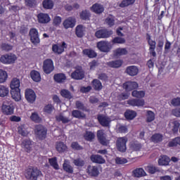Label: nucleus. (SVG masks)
<instances>
[{
    "mask_svg": "<svg viewBox=\"0 0 180 180\" xmlns=\"http://www.w3.org/2000/svg\"><path fill=\"white\" fill-rule=\"evenodd\" d=\"M115 164H118L119 165H122L123 164H127V159L124 158L117 157L115 158Z\"/></svg>",
    "mask_w": 180,
    "mask_h": 180,
    "instance_id": "obj_60",
    "label": "nucleus"
},
{
    "mask_svg": "<svg viewBox=\"0 0 180 180\" xmlns=\"http://www.w3.org/2000/svg\"><path fill=\"white\" fill-rule=\"evenodd\" d=\"M22 147L29 153L32 150V142L29 139H25L22 142Z\"/></svg>",
    "mask_w": 180,
    "mask_h": 180,
    "instance_id": "obj_36",
    "label": "nucleus"
},
{
    "mask_svg": "<svg viewBox=\"0 0 180 180\" xmlns=\"http://www.w3.org/2000/svg\"><path fill=\"white\" fill-rule=\"evenodd\" d=\"M64 49H67V44L65 41L62 42L61 45H53L52 46V51L56 54H61L64 53Z\"/></svg>",
    "mask_w": 180,
    "mask_h": 180,
    "instance_id": "obj_13",
    "label": "nucleus"
},
{
    "mask_svg": "<svg viewBox=\"0 0 180 180\" xmlns=\"http://www.w3.org/2000/svg\"><path fill=\"white\" fill-rule=\"evenodd\" d=\"M31 120L32 122H34L35 123H40L41 122V118L39 117V115L36 112H33L32 115L30 116Z\"/></svg>",
    "mask_w": 180,
    "mask_h": 180,
    "instance_id": "obj_58",
    "label": "nucleus"
},
{
    "mask_svg": "<svg viewBox=\"0 0 180 180\" xmlns=\"http://www.w3.org/2000/svg\"><path fill=\"white\" fill-rule=\"evenodd\" d=\"M127 50L125 48H118L113 51L114 57H120V56H126Z\"/></svg>",
    "mask_w": 180,
    "mask_h": 180,
    "instance_id": "obj_27",
    "label": "nucleus"
},
{
    "mask_svg": "<svg viewBox=\"0 0 180 180\" xmlns=\"http://www.w3.org/2000/svg\"><path fill=\"white\" fill-rule=\"evenodd\" d=\"M122 64H123V60H116L108 62L106 63V65H108V67H110V68H120Z\"/></svg>",
    "mask_w": 180,
    "mask_h": 180,
    "instance_id": "obj_22",
    "label": "nucleus"
},
{
    "mask_svg": "<svg viewBox=\"0 0 180 180\" xmlns=\"http://www.w3.org/2000/svg\"><path fill=\"white\" fill-rule=\"evenodd\" d=\"M123 86L124 89L127 92H130V91H133V89L139 88V84L136 82H127L123 84Z\"/></svg>",
    "mask_w": 180,
    "mask_h": 180,
    "instance_id": "obj_14",
    "label": "nucleus"
},
{
    "mask_svg": "<svg viewBox=\"0 0 180 180\" xmlns=\"http://www.w3.org/2000/svg\"><path fill=\"white\" fill-rule=\"evenodd\" d=\"M63 169L66 172H68V174H72V172H74V168H72V166L68 164V161L67 160H65L63 163Z\"/></svg>",
    "mask_w": 180,
    "mask_h": 180,
    "instance_id": "obj_46",
    "label": "nucleus"
},
{
    "mask_svg": "<svg viewBox=\"0 0 180 180\" xmlns=\"http://www.w3.org/2000/svg\"><path fill=\"white\" fill-rule=\"evenodd\" d=\"M126 143H127V137H119L116 141V147L118 151L120 153H126L127 148L126 147Z\"/></svg>",
    "mask_w": 180,
    "mask_h": 180,
    "instance_id": "obj_2",
    "label": "nucleus"
},
{
    "mask_svg": "<svg viewBox=\"0 0 180 180\" xmlns=\"http://www.w3.org/2000/svg\"><path fill=\"white\" fill-rule=\"evenodd\" d=\"M56 148L58 153H64V151L67 150V146L63 142H58L56 143Z\"/></svg>",
    "mask_w": 180,
    "mask_h": 180,
    "instance_id": "obj_44",
    "label": "nucleus"
},
{
    "mask_svg": "<svg viewBox=\"0 0 180 180\" xmlns=\"http://www.w3.org/2000/svg\"><path fill=\"white\" fill-rule=\"evenodd\" d=\"M30 36L31 42L33 44H39L40 43V38H39V32L35 28H32L30 30Z\"/></svg>",
    "mask_w": 180,
    "mask_h": 180,
    "instance_id": "obj_8",
    "label": "nucleus"
},
{
    "mask_svg": "<svg viewBox=\"0 0 180 180\" xmlns=\"http://www.w3.org/2000/svg\"><path fill=\"white\" fill-rule=\"evenodd\" d=\"M136 116H137V113L135 111H133L131 110H127L124 112V117L128 120H133V119H134V117H136Z\"/></svg>",
    "mask_w": 180,
    "mask_h": 180,
    "instance_id": "obj_34",
    "label": "nucleus"
},
{
    "mask_svg": "<svg viewBox=\"0 0 180 180\" xmlns=\"http://www.w3.org/2000/svg\"><path fill=\"white\" fill-rule=\"evenodd\" d=\"M75 18L70 17L63 22V26L65 29H70V27L72 28L75 26Z\"/></svg>",
    "mask_w": 180,
    "mask_h": 180,
    "instance_id": "obj_21",
    "label": "nucleus"
},
{
    "mask_svg": "<svg viewBox=\"0 0 180 180\" xmlns=\"http://www.w3.org/2000/svg\"><path fill=\"white\" fill-rule=\"evenodd\" d=\"M72 162L76 167H84L85 165V160L79 158L74 159Z\"/></svg>",
    "mask_w": 180,
    "mask_h": 180,
    "instance_id": "obj_50",
    "label": "nucleus"
},
{
    "mask_svg": "<svg viewBox=\"0 0 180 180\" xmlns=\"http://www.w3.org/2000/svg\"><path fill=\"white\" fill-rule=\"evenodd\" d=\"M18 58L13 53L5 54L1 56L0 61L3 64H13Z\"/></svg>",
    "mask_w": 180,
    "mask_h": 180,
    "instance_id": "obj_4",
    "label": "nucleus"
},
{
    "mask_svg": "<svg viewBox=\"0 0 180 180\" xmlns=\"http://www.w3.org/2000/svg\"><path fill=\"white\" fill-rule=\"evenodd\" d=\"M152 141L153 143H160V141H162V135L160 134H155L151 137Z\"/></svg>",
    "mask_w": 180,
    "mask_h": 180,
    "instance_id": "obj_54",
    "label": "nucleus"
},
{
    "mask_svg": "<svg viewBox=\"0 0 180 180\" xmlns=\"http://www.w3.org/2000/svg\"><path fill=\"white\" fill-rule=\"evenodd\" d=\"M34 134L39 140H44L47 137V129L41 124H38L35 127Z\"/></svg>",
    "mask_w": 180,
    "mask_h": 180,
    "instance_id": "obj_1",
    "label": "nucleus"
},
{
    "mask_svg": "<svg viewBox=\"0 0 180 180\" xmlns=\"http://www.w3.org/2000/svg\"><path fill=\"white\" fill-rule=\"evenodd\" d=\"M80 19L82 20H89L91 18V12L88 10H84L79 13Z\"/></svg>",
    "mask_w": 180,
    "mask_h": 180,
    "instance_id": "obj_37",
    "label": "nucleus"
},
{
    "mask_svg": "<svg viewBox=\"0 0 180 180\" xmlns=\"http://www.w3.org/2000/svg\"><path fill=\"white\" fill-rule=\"evenodd\" d=\"M148 43L150 46L149 51L150 54L153 56V57H155L157 56V53H155V46L157 42H155V41H149Z\"/></svg>",
    "mask_w": 180,
    "mask_h": 180,
    "instance_id": "obj_33",
    "label": "nucleus"
},
{
    "mask_svg": "<svg viewBox=\"0 0 180 180\" xmlns=\"http://www.w3.org/2000/svg\"><path fill=\"white\" fill-rule=\"evenodd\" d=\"M169 158L167 155H163L162 156L159 160H158V164L159 165H168L169 164Z\"/></svg>",
    "mask_w": 180,
    "mask_h": 180,
    "instance_id": "obj_45",
    "label": "nucleus"
},
{
    "mask_svg": "<svg viewBox=\"0 0 180 180\" xmlns=\"http://www.w3.org/2000/svg\"><path fill=\"white\" fill-rule=\"evenodd\" d=\"M25 99L30 103H33V102L36 101V93H34V91L30 89H27L25 90Z\"/></svg>",
    "mask_w": 180,
    "mask_h": 180,
    "instance_id": "obj_10",
    "label": "nucleus"
},
{
    "mask_svg": "<svg viewBox=\"0 0 180 180\" xmlns=\"http://www.w3.org/2000/svg\"><path fill=\"white\" fill-rule=\"evenodd\" d=\"M60 95L63 98H66L67 99H71L72 98V95L71 94V92L67 89L61 90Z\"/></svg>",
    "mask_w": 180,
    "mask_h": 180,
    "instance_id": "obj_51",
    "label": "nucleus"
},
{
    "mask_svg": "<svg viewBox=\"0 0 180 180\" xmlns=\"http://www.w3.org/2000/svg\"><path fill=\"white\" fill-rule=\"evenodd\" d=\"M11 95L13 99L16 102L22 99V96H20V89H11Z\"/></svg>",
    "mask_w": 180,
    "mask_h": 180,
    "instance_id": "obj_20",
    "label": "nucleus"
},
{
    "mask_svg": "<svg viewBox=\"0 0 180 180\" xmlns=\"http://www.w3.org/2000/svg\"><path fill=\"white\" fill-rule=\"evenodd\" d=\"M97 119L103 127H110V118L103 115H98Z\"/></svg>",
    "mask_w": 180,
    "mask_h": 180,
    "instance_id": "obj_9",
    "label": "nucleus"
},
{
    "mask_svg": "<svg viewBox=\"0 0 180 180\" xmlns=\"http://www.w3.org/2000/svg\"><path fill=\"white\" fill-rule=\"evenodd\" d=\"M179 144L180 146V137H176L172 141L169 142L168 146L169 147H176Z\"/></svg>",
    "mask_w": 180,
    "mask_h": 180,
    "instance_id": "obj_53",
    "label": "nucleus"
},
{
    "mask_svg": "<svg viewBox=\"0 0 180 180\" xmlns=\"http://www.w3.org/2000/svg\"><path fill=\"white\" fill-rule=\"evenodd\" d=\"M91 161L95 164H105L106 160L101 155H91L90 157Z\"/></svg>",
    "mask_w": 180,
    "mask_h": 180,
    "instance_id": "obj_17",
    "label": "nucleus"
},
{
    "mask_svg": "<svg viewBox=\"0 0 180 180\" xmlns=\"http://www.w3.org/2000/svg\"><path fill=\"white\" fill-rule=\"evenodd\" d=\"M9 95V89L5 86H0V96L1 98H5Z\"/></svg>",
    "mask_w": 180,
    "mask_h": 180,
    "instance_id": "obj_43",
    "label": "nucleus"
},
{
    "mask_svg": "<svg viewBox=\"0 0 180 180\" xmlns=\"http://www.w3.org/2000/svg\"><path fill=\"white\" fill-rule=\"evenodd\" d=\"M33 174H34V180H43V174L41 172L37 169V167H32Z\"/></svg>",
    "mask_w": 180,
    "mask_h": 180,
    "instance_id": "obj_28",
    "label": "nucleus"
},
{
    "mask_svg": "<svg viewBox=\"0 0 180 180\" xmlns=\"http://www.w3.org/2000/svg\"><path fill=\"white\" fill-rule=\"evenodd\" d=\"M72 116L76 119H86V115L79 110H75L72 112Z\"/></svg>",
    "mask_w": 180,
    "mask_h": 180,
    "instance_id": "obj_26",
    "label": "nucleus"
},
{
    "mask_svg": "<svg viewBox=\"0 0 180 180\" xmlns=\"http://www.w3.org/2000/svg\"><path fill=\"white\" fill-rule=\"evenodd\" d=\"M25 176L28 180H34L33 167H30L25 170Z\"/></svg>",
    "mask_w": 180,
    "mask_h": 180,
    "instance_id": "obj_32",
    "label": "nucleus"
},
{
    "mask_svg": "<svg viewBox=\"0 0 180 180\" xmlns=\"http://www.w3.org/2000/svg\"><path fill=\"white\" fill-rule=\"evenodd\" d=\"M94 89L95 91H102V88H103V86H102V82L99 81L98 79H94L92 82Z\"/></svg>",
    "mask_w": 180,
    "mask_h": 180,
    "instance_id": "obj_31",
    "label": "nucleus"
},
{
    "mask_svg": "<svg viewBox=\"0 0 180 180\" xmlns=\"http://www.w3.org/2000/svg\"><path fill=\"white\" fill-rule=\"evenodd\" d=\"M85 27L82 25H77L75 29V34L78 37H84Z\"/></svg>",
    "mask_w": 180,
    "mask_h": 180,
    "instance_id": "obj_29",
    "label": "nucleus"
},
{
    "mask_svg": "<svg viewBox=\"0 0 180 180\" xmlns=\"http://www.w3.org/2000/svg\"><path fill=\"white\" fill-rule=\"evenodd\" d=\"M42 6L44 9H53L54 6V2L53 0H44Z\"/></svg>",
    "mask_w": 180,
    "mask_h": 180,
    "instance_id": "obj_38",
    "label": "nucleus"
},
{
    "mask_svg": "<svg viewBox=\"0 0 180 180\" xmlns=\"http://www.w3.org/2000/svg\"><path fill=\"white\" fill-rule=\"evenodd\" d=\"M97 48L102 53H109L112 50V45L108 41H101L97 43Z\"/></svg>",
    "mask_w": 180,
    "mask_h": 180,
    "instance_id": "obj_3",
    "label": "nucleus"
},
{
    "mask_svg": "<svg viewBox=\"0 0 180 180\" xmlns=\"http://www.w3.org/2000/svg\"><path fill=\"white\" fill-rule=\"evenodd\" d=\"M18 131L19 134H21V136H23L24 137H25L28 134V132L26 130V129H25L24 126L19 127L18 128Z\"/></svg>",
    "mask_w": 180,
    "mask_h": 180,
    "instance_id": "obj_61",
    "label": "nucleus"
},
{
    "mask_svg": "<svg viewBox=\"0 0 180 180\" xmlns=\"http://www.w3.org/2000/svg\"><path fill=\"white\" fill-rule=\"evenodd\" d=\"M84 77H85V75L82 69H77L71 74V77L73 79H82Z\"/></svg>",
    "mask_w": 180,
    "mask_h": 180,
    "instance_id": "obj_18",
    "label": "nucleus"
},
{
    "mask_svg": "<svg viewBox=\"0 0 180 180\" xmlns=\"http://www.w3.org/2000/svg\"><path fill=\"white\" fill-rule=\"evenodd\" d=\"M2 110L5 115H13V105H12V103L6 105V102H4Z\"/></svg>",
    "mask_w": 180,
    "mask_h": 180,
    "instance_id": "obj_19",
    "label": "nucleus"
},
{
    "mask_svg": "<svg viewBox=\"0 0 180 180\" xmlns=\"http://www.w3.org/2000/svg\"><path fill=\"white\" fill-rule=\"evenodd\" d=\"M8 78V74L6 72L0 70V84H3V82H5Z\"/></svg>",
    "mask_w": 180,
    "mask_h": 180,
    "instance_id": "obj_57",
    "label": "nucleus"
},
{
    "mask_svg": "<svg viewBox=\"0 0 180 180\" xmlns=\"http://www.w3.org/2000/svg\"><path fill=\"white\" fill-rule=\"evenodd\" d=\"M97 138L100 144L102 146H109L110 141L106 139V134H105V132H103V130H99L97 131Z\"/></svg>",
    "mask_w": 180,
    "mask_h": 180,
    "instance_id": "obj_7",
    "label": "nucleus"
},
{
    "mask_svg": "<svg viewBox=\"0 0 180 180\" xmlns=\"http://www.w3.org/2000/svg\"><path fill=\"white\" fill-rule=\"evenodd\" d=\"M129 96H130L129 94L122 93L120 95H118L117 98L118 101H125V99H129Z\"/></svg>",
    "mask_w": 180,
    "mask_h": 180,
    "instance_id": "obj_63",
    "label": "nucleus"
},
{
    "mask_svg": "<svg viewBox=\"0 0 180 180\" xmlns=\"http://www.w3.org/2000/svg\"><path fill=\"white\" fill-rule=\"evenodd\" d=\"M90 9L92 12H94V13H96L97 15H101V13H103V11H105V8L103 7V6L98 3L94 4L90 8Z\"/></svg>",
    "mask_w": 180,
    "mask_h": 180,
    "instance_id": "obj_15",
    "label": "nucleus"
},
{
    "mask_svg": "<svg viewBox=\"0 0 180 180\" xmlns=\"http://www.w3.org/2000/svg\"><path fill=\"white\" fill-rule=\"evenodd\" d=\"M134 2H136V0H122V1L120 4L119 6L120 8H126V6L133 5Z\"/></svg>",
    "mask_w": 180,
    "mask_h": 180,
    "instance_id": "obj_48",
    "label": "nucleus"
},
{
    "mask_svg": "<svg viewBox=\"0 0 180 180\" xmlns=\"http://www.w3.org/2000/svg\"><path fill=\"white\" fill-rule=\"evenodd\" d=\"M113 34V31L106 29L99 30L96 32L95 36L97 39H108Z\"/></svg>",
    "mask_w": 180,
    "mask_h": 180,
    "instance_id": "obj_6",
    "label": "nucleus"
},
{
    "mask_svg": "<svg viewBox=\"0 0 180 180\" xmlns=\"http://www.w3.org/2000/svg\"><path fill=\"white\" fill-rule=\"evenodd\" d=\"M127 104L130 106H143L145 105L144 99L132 98L127 101Z\"/></svg>",
    "mask_w": 180,
    "mask_h": 180,
    "instance_id": "obj_12",
    "label": "nucleus"
},
{
    "mask_svg": "<svg viewBox=\"0 0 180 180\" xmlns=\"http://www.w3.org/2000/svg\"><path fill=\"white\" fill-rule=\"evenodd\" d=\"M130 148L134 151H139L141 148V144L139 142H131Z\"/></svg>",
    "mask_w": 180,
    "mask_h": 180,
    "instance_id": "obj_52",
    "label": "nucleus"
},
{
    "mask_svg": "<svg viewBox=\"0 0 180 180\" xmlns=\"http://www.w3.org/2000/svg\"><path fill=\"white\" fill-rule=\"evenodd\" d=\"M131 96L134 98L140 99V98H144V96H146V92L144 91L134 90L131 93Z\"/></svg>",
    "mask_w": 180,
    "mask_h": 180,
    "instance_id": "obj_42",
    "label": "nucleus"
},
{
    "mask_svg": "<svg viewBox=\"0 0 180 180\" xmlns=\"http://www.w3.org/2000/svg\"><path fill=\"white\" fill-rule=\"evenodd\" d=\"M53 79L56 81V82H58V84H61L67 79V77H65V75L64 73H58L54 75Z\"/></svg>",
    "mask_w": 180,
    "mask_h": 180,
    "instance_id": "obj_25",
    "label": "nucleus"
},
{
    "mask_svg": "<svg viewBox=\"0 0 180 180\" xmlns=\"http://www.w3.org/2000/svg\"><path fill=\"white\" fill-rule=\"evenodd\" d=\"M155 119V114H154V112L151 110L147 111L146 122H148V123H150V122H153Z\"/></svg>",
    "mask_w": 180,
    "mask_h": 180,
    "instance_id": "obj_47",
    "label": "nucleus"
},
{
    "mask_svg": "<svg viewBox=\"0 0 180 180\" xmlns=\"http://www.w3.org/2000/svg\"><path fill=\"white\" fill-rule=\"evenodd\" d=\"M82 53L87 56L89 58H95L96 57V52L92 49H84Z\"/></svg>",
    "mask_w": 180,
    "mask_h": 180,
    "instance_id": "obj_35",
    "label": "nucleus"
},
{
    "mask_svg": "<svg viewBox=\"0 0 180 180\" xmlns=\"http://www.w3.org/2000/svg\"><path fill=\"white\" fill-rule=\"evenodd\" d=\"M125 72L130 77H134L139 74V68L135 65L128 66L125 70Z\"/></svg>",
    "mask_w": 180,
    "mask_h": 180,
    "instance_id": "obj_16",
    "label": "nucleus"
},
{
    "mask_svg": "<svg viewBox=\"0 0 180 180\" xmlns=\"http://www.w3.org/2000/svg\"><path fill=\"white\" fill-rule=\"evenodd\" d=\"M132 175L135 178H141L143 176H146L147 174L143 168H136V169L133 170Z\"/></svg>",
    "mask_w": 180,
    "mask_h": 180,
    "instance_id": "obj_23",
    "label": "nucleus"
},
{
    "mask_svg": "<svg viewBox=\"0 0 180 180\" xmlns=\"http://www.w3.org/2000/svg\"><path fill=\"white\" fill-rule=\"evenodd\" d=\"M117 131V133H126L127 131V126L119 125Z\"/></svg>",
    "mask_w": 180,
    "mask_h": 180,
    "instance_id": "obj_64",
    "label": "nucleus"
},
{
    "mask_svg": "<svg viewBox=\"0 0 180 180\" xmlns=\"http://www.w3.org/2000/svg\"><path fill=\"white\" fill-rule=\"evenodd\" d=\"M43 71L45 74H51L54 71V63L51 59H46L43 62Z\"/></svg>",
    "mask_w": 180,
    "mask_h": 180,
    "instance_id": "obj_5",
    "label": "nucleus"
},
{
    "mask_svg": "<svg viewBox=\"0 0 180 180\" xmlns=\"http://www.w3.org/2000/svg\"><path fill=\"white\" fill-rule=\"evenodd\" d=\"M26 6H29L30 8H36L37 6V0H25Z\"/></svg>",
    "mask_w": 180,
    "mask_h": 180,
    "instance_id": "obj_55",
    "label": "nucleus"
},
{
    "mask_svg": "<svg viewBox=\"0 0 180 180\" xmlns=\"http://www.w3.org/2000/svg\"><path fill=\"white\" fill-rule=\"evenodd\" d=\"M49 163L54 169H59L58 163H57V158H52L49 159Z\"/></svg>",
    "mask_w": 180,
    "mask_h": 180,
    "instance_id": "obj_56",
    "label": "nucleus"
},
{
    "mask_svg": "<svg viewBox=\"0 0 180 180\" xmlns=\"http://www.w3.org/2000/svg\"><path fill=\"white\" fill-rule=\"evenodd\" d=\"M30 77L33 81L35 82H40L41 80V77L40 76V73L36 70H32L30 72Z\"/></svg>",
    "mask_w": 180,
    "mask_h": 180,
    "instance_id": "obj_30",
    "label": "nucleus"
},
{
    "mask_svg": "<svg viewBox=\"0 0 180 180\" xmlns=\"http://www.w3.org/2000/svg\"><path fill=\"white\" fill-rule=\"evenodd\" d=\"M11 89H19L20 86V80L18 78H13L10 84Z\"/></svg>",
    "mask_w": 180,
    "mask_h": 180,
    "instance_id": "obj_41",
    "label": "nucleus"
},
{
    "mask_svg": "<svg viewBox=\"0 0 180 180\" xmlns=\"http://www.w3.org/2000/svg\"><path fill=\"white\" fill-rule=\"evenodd\" d=\"M105 22L108 26L112 27L115 25V17L112 15H109L106 19H105Z\"/></svg>",
    "mask_w": 180,
    "mask_h": 180,
    "instance_id": "obj_59",
    "label": "nucleus"
},
{
    "mask_svg": "<svg viewBox=\"0 0 180 180\" xmlns=\"http://www.w3.org/2000/svg\"><path fill=\"white\" fill-rule=\"evenodd\" d=\"M37 19L39 23H42L43 25H46V23H49L51 18H50V15L47 13H40L37 15Z\"/></svg>",
    "mask_w": 180,
    "mask_h": 180,
    "instance_id": "obj_11",
    "label": "nucleus"
},
{
    "mask_svg": "<svg viewBox=\"0 0 180 180\" xmlns=\"http://www.w3.org/2000/svg\"><path fill=\"white\" fill-rule=\"evenodd\" d=\"M84 139L87 140V141H91L94 140V139H95V134H94L92 132L87 131L84 135Z\"/></svg>",
    "mask_w": 180,
    "mask_h": 180,
    "instance_id": "obj_62",
    "label": "nucleus"
},
{
    "mask_svg": "<svg viewBox=\"0 0 180 180\" xmlns=\"http://www.w3.org/2000/svg\"><path fill=\"white\" fill-rule=\"evenodd\" d=\"M87 172L91 176H98L99 175V169L96 166H89L87 167Z\"/></svg>",
    "mask_w": 180,
    "mask_h": 180,
    "instance_id": "obj_24",
    "label": "nucleus"
},
{
    "mask_svg": "<svg viewBox=\"0 0 180 180\" xmlns=\"http://www.w3.org/2000/svg\"><path fill=\"white\" fill-rule=\"evenodd\" d=\"M56 120L57 122H62V123H70V120L69 117L64 116L63 114H59L58 115L56 116Z\"/></svg>",
    "mask_w": 180,
    "mask_h": 180,
    "instance_id": "obj_39",
    "label": "nucleus"
},
{
    "mask_svg": "<svg viewBox=\"0 0 180 180\" xmlns=\"http://www.w3.org/2000/svg\"><path fill=\"white\" fill-rule=\"evenodd\" d=\"M75 106L79 110H83V112H89V109L86 107L85 104L79 101H76Z\"/></svg>",
    "mask_w": 180,
    "mask_h": 180,
    "instance_id": "obj_40",
    "label": "nucleus"
},
{
    "mask_svg": "<svg viewBox=\"0 0 180 180\" xmlns=\"http://www.w3.org/2000/svg\"><path fill=\"white\" fill-rule=\"evenodd\" d=\"M112 41L113 44H124V43H126V39L120 37H115Z\"/></svg>",
    "mask_w": 180,
    "mask_h": 180,
    "instance_id": "obj_49",
    "label": "nucleus"
}]
</instances>
